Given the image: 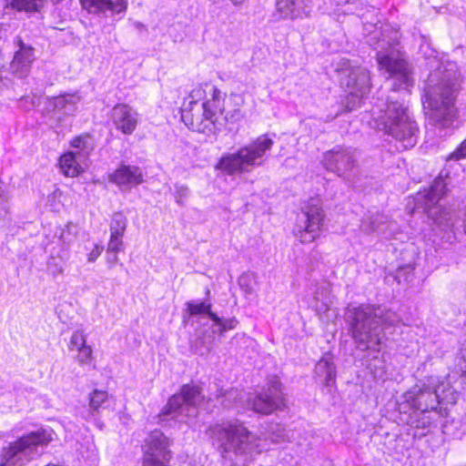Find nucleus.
Listing matches in <instances>:
<instances>
[{"label": "nucleus", "mask_w": 466, "mask_h": 466, "mask_svg": "<svg viewBox=\"0 0 466 466\" xmlns=\"http://www.w3.org/2000/svg\"><path fill=\"white\" fill-rule=\"evenodd\" d=\"M380 70L391 80V88L385 99H379L371 110L370 125L400 142L404 148L417 143L418 126L410 116L408 106L400 98L414 85L413 69L403 56L394 48L377 53Z\"/></svg>", "instance_id": "obj_1"}, {"label": "nucleus", "mask_w": 466, "mask_h": 466, "mask_svg": "<svg viewBox=\"0 0 466 466\" xmlns=\"http://www.w3.org/2000/svg\"><path fill=\"white\" fill-rule=\"evenodd\" d=\"M436 68L429 74L422 104L431 125L440 129L449 127L453 120L454 99L461 86V74L455 62L435 61Z\"/></svg>", "instance_id": "obj_2"}, {"label": "nucleus", "mask_w": 466, "mask_h": 466, "mask_svg": "<svg viewBox=\"0 0 466 466\" xmlns=\"http://www.w3.org/2000/svg\"><path fill=\"white\" fill-rule=\"evenodd\" d=\"M351 337L360 350L379 351L385 342L384 329L398 322V316L381 306L360 305L348 309Z\"/></svg>", "instance_id": "obj_3"}, {"label": "nucleus", "mask_w": 466, "mask_h": 466, "mask_svg": "<svg viewBox=\"0 0 466 466\" xmlns=\"http://www.w3.org/2000/svg\"><path fill=\"white\" fill-rule=\"evenodd\" d=\"M456 400L457 392L448 381L431 376L419 380L401 394L397 400V410L400 414H407L411 410L441 414V403L454 404Z\"/></svg>", "instance_id": "obj_4"}, {"label": "nucleus", "mask_w": 466, "mask_h": 466, "mask_svg": "<svg viewBox=\"0 0 466 466\" xmlns=\"http://www.w3.org/2000/svg\"><path fill=\"white\" fill-rule=\"evenodd\" d=\"M209 435L218 442L224 457L229 453L251 458L257 451L258 439L242 423L225 421L209 427Z\"/></svg>", "instance_id": "obj_5"}, {"label": "nucleus", "mask_w": 466, "mask_h": 466, "mask_svg": "<svg viewBox=\"0 0 466 466\" xmlns=\"http://www.w3.org/2000/svg\"><path fill=\"white\" fill-rule=\"evenodd\" d=\"M273 145L274 141L268 134L261 135L252 143L238 148V151L223 156L217 167L229 175L249 172L255 167L263 165L264 157Z\"/></svg>", "instance_id": "obj_6"}, {"label": "nucleus", "mask_w": 466, "mask_h": 466, "mask_svg": "<svg viewBox=\"0 0 466 466\" xmlns=\"http://www.w3.org/2000/svg\"><path fill=\"white\" fill-rule=\"evenodd\" d=\"M51 441V433L44 429L24 435L2 449L0 466H23L39 456V449Z\"/></svg>", "instance_id": "obj_7"}, {"label": "nucleus", "mask_w": 466, "mask_h": 466, "mask_svg": "<svg viewBox=\"0 0 466 466\" xmlns=\"http://www.w3.org/2000/svg\"><path fill=\"white\" fill-rule=\"evenodd\" d=\"M203 95L201 88H195L185 99L181 107V119L188 128L199 131L205 120L218 122L217 107L221 99L222 92L216 86L211 88V99L199 103L198 98Z\"/></svg>", "instance_id": "obj_8"}, {"label": "nucleus", "mask_w": 466, "mask_h": 466, "mask_svg": "<svg viewBox=\"0 0 466 466\" xmlns=\"http://www.w3.org/2000/svg\"><path fill=\"white\" fill-rule=\"evenodd\" d=\"M204 395L199 386L195 384H185L180 391L171 396L167 403L158 414V421L167 420V417L172 419L177 416L195 418L198 412V405L203 401Z\"/></svg>", "instance_id": "obj_9"}, {"label": "nucleus", "mask_w": 466, "mask_h": 466, "mask_svg": "<svg viewBox=\"0 0 466 466\" xmlns=\"http://www.w3.org/2000/svg\"><path fill=\"white\" fill-rule=\"evenodd\" d=\"M340 84L350 89L344 111L350 112L360 106L363 96L370 90V73L361 66L344 68L340 71Z\"/></svg>", "instance_id": "obj_10"}, {"label": "nucleus", "mask_w": 466, "mask_h": 466, "mask_svg": "<svg viewBox=\"0 0 466 466\" xmlns=\"http://www.w3.org/2000/svg\"><path fill=\"white\" fill-rule=\"evenodd\" d=\"M321 164L327 171L332 172L347 181H350L359 169L355 149L340 146L327 151Z\"/></svg>", "instance_id": "obj_11"}, {"label": "nucleus", "mask_w": 466, "mask_h": 466, "mask_svg": "<svg viewBox=\"0 0 466 466\" xmlns=\"http://www.w3.org/2000/svg\"><path fill=\"white\" fill-rule=\"evenodd\" d=\"M446 186L447 183L441 172L429 189L417 193L415 198L416 207L422 208L427 212L429 218H432L437 225L443 228L449 227L450 225L448 214L439 209L436 205L445 195Z\"/></svg>", "instance_id": "obj_12"}, {"label": "nucleus", "mask_w": 466, "mask_h": 466, "mask_svg": "<svg viewBox=\"0 0 466 466\" xmlns=\"http://www.w3.org/2000/svg\"><path fill=\"white\" fill-rule=\"evenodd\" d=\"M171 443L162 431H151L142 447V466H168L172 459Z\"/></svg>", "instance_id": "obj_13"}, {"label": "nucleus", "mask_w": 466, "mask_h": 466, "mask_svg": "<svg viewBox=\"0 0 466 466\" xmlns=\"http://www.w3.org/2000/svg\"><path fill=\"white\" fill-rule=\"evenodd\" d=\"M323 221L324 212L317 203L306 206L298 216L295 236L301 243L312 242L321 230Z\"/></svg>", "instance_id": "obj_14"}, {"label": "nucleus", "mask_w": 466, "mask_h": 466, "mask_svg": "<svg viewBox=\"0 0 466 466\" xmlns=\"http://www.w3.org/2000/svg\"><path fill=\"white\" fill-rule=\"evenodd\" d=\"M280 382L274 379L267 390L256 394L248 399V404L251 409L258 413L270 414L274 410L280 409L284 404V400L280 389Z\"/></svg>", "instance_id": "obj_15"}, {"label": "nucleus", "mask_w": 466, "mask_h": 466, "mask_svg": "<svg viewBox=\"0 0 466 466\" xmlns=\"http://www.w3.org/2000/svg\"><path fill=\"white\" fill-rule=\"evenodd\" d=\"M314 0H276V12L282 19H303L309 17Z\"/></svg>", "instance_id": "obj_16"}, {"label": "nucleus", "mask_w": 466, "mask_h": 466, "mask_svg": "<svg viewBox=\"0 0 466 466\" xmlns=\"http://www.w3.org/2000/svg\"><path fill=\"white\" fill-rule=\"evenodd\" d=\"M111 120L118 131L131 135L137 128V113L127 104H116L111 111Z\"/></svg>", "instance_id": "obj_17"}, {"label": "nucleus", "mask_w": 466, "mask_h": 466, "mask_svg": "<svg viewBox=\"0 0 466 466\" xmlns=\"http://www.w3.org/2000/svg\"><path fill=\"white\" fill-rule=\"evenodd\" d=\"M244 104V98L238 94H230L227 96L222 93L219 103H217V114L223 116L227 123H237L244 116L241 106Z\"/></svg>", "instance_id": "obj_18"}, {"label": "nucleus", "mask_w": 466, "mask_h": 466, "mask_svg": "<svg viewBox=\"0 0 466 466\" xmlns=\"http://www.w3.org/2000/svg\"><path fill=\"white\" fill-rule=\"evenodd\" d=\"M18 50L15 53L14 58L10 64L12 72L19 78L25 77L34 61V48L25 45L20 37L15 40Z\"/></svg>", "instance_id": "obj_19"}, {"label": "nucleus", "mask_w": 466, "mask_h": 466, "mask_svg": "<svg viewBox=\"0 0 466 466\" xmlns=\"http://www.w3.org/2000/svg\"><path fill=\"white\" fill-rule=\"evenodd\" d=\"M110 181L120 187H132L143 182V173L137 166L121 165L110 176Z\"/></svg>", "instance_id": "obj_20"}, {"label": "nucleus", "mask_w": 466, "mask_h": 466, "mask_svg": "<svg viewBox=\"0 0 466 466\" xmlns=\"http://www.w3.org/2000/svg\"><path fill=\"white\" fill-rule=\"evenodd\" d=\"M411 410L412 412L409 411L407 414H402L403 416H401L400 420L415 430L413 433L414 437L420 438L425 436L430 431L434 418H432L431 415H428L429 412L416 410Z\"/></svg>", "instance_id": "obj_21"}, {"label": "nucleus", "mask_w": 466, "mask_h": 466, "mask_svg": "<svg viewBox=\"0 0 466 466\" xmlns=\"http://www.w3.org/2000/svg\"><path fill=\"white\" fill-rule=\"evenodd\" d=\"M82 6L89 13L111 15L125 12L127 7V0H80Z\"/></svg>", "instance_id": "obj_22"}, {"label": "nucleus", "mask_w": 466, "mask_h": 466, "mask_svg": "<svg viewBox=\"0 0 466 466\" xmlns=\"http://www.w3.org/2000/svg\"><path fill=\"white\" fill-rule=\"evenodd\" d=\"M80 101V96L76 94H64L58 96L47 98L45 105L48 110H53L55 114L72 115L76 110V105Z\"/></svg>", "instance_id": "obj_23"}, {"label": "nucleus", "mask_w": 466, "mask_h": 466, "mask_svg": "<svg viewBox=\"0 0 466 466\" xmlns=\"http://www.w3.org/2000/svg\"><path fill=\"white\" fill-rule=\"evenodd\" d=\"M393 222L390 221L388 217L383 214H374L370 217L363 219L361 223V228L368 232H377L380 234H385L388 229L393 226Z\"/></svg>", "instance_id": "obj_24"}, {"label": "nucleus", "mask_w": 466, "mask_h": 466, "mask_svg": "<svg viewBox=\"0 0 466 466\" xmlns=\"http://www.w3.org/2000/svg\"><path fill=\"white\" fill-rule=\"evenodd\" d=\"M82 161L84 159H79L76 153L68 152L60 157L59 165L62 172L66 177H74L83 171L80 164Z\"/></svg>", "instance_id": "obj_25"}, {"label": "nucleus", "mask_w": 466, "mask_h": 466, "mask_svg": "<svg viewBox=\"0 0 466 466\" xmlns=\"http://www.w3.org/2000/svg\"><path fill=\"white\" fill-rule=\"evenodd\" d=\"M71 146L75 148L72 153H76L79 159L86 160L91 151L94 149V142L90 136L84 135L75 137Z\"/></svg>", "instance_id": "obj_26"}, {"label": "nucleus", "mask_w": 466, "mask_h": 466, "mask_svg": "<svg viewBox=\"0 0 466 466\" xmlns=\"http://www.w3.org/2000/svg\"><path fill=\"white\" fill-rule=\"evenodd\" d=\"M315 372L319 377H323L326 385H330L335 380V366L330 358H322L315 367Z\"/></svg>", "instance_id": "obj_27"}, {"label": "nucleus", "mask_w": 466, "mask_h": 466, "mask_svg": "<svg viewBox=\"0 0 466 466\" xmlns=\"http://www.w3.org/2000/svg\"><path fill=\"white\" fill-rule=\"evenodd\" d=\"M210 319L214 321L213 332H218L219 335H223L228 330L234 329L238 324V320L235 318L223 319L216 313H210Z\"/></svg>", "instance_id": "obj_28"}, {"label": "nucleus", "mask_w": 466, "mask_h": 466, "mask_svg": "<svg viewBox=\"0 0 466 466\" xmlns=\"http://www.w3.org/2000/svg\"><path fill=\"white\" fill-rule=\"evenodd\" d=\"M240 393L237 389L223 390L219 389L217 390L215 396L216 400L220 402L224 408H229L233 406L238 399Z\"/></svg>", "instance_id": "obj_29"}, {"label": "nucleus", "mask_w": 466, "mask_h": 466, "mask_svg": "<svg viewBox=\"0 0 466 466\" xmlns=\"http://www.w3.org/2000/svg\"><path fill=\"white\" fill-rule=\"evenodd\" d=\"M67 258V251H64L63 255L59 257L55 255L50 257L47 262V268L54 277L64 273Z\"/></svg>", "instance_id": "obj_30"}, {"label": "nucleus", "mask_w": 466, "mask_h": 466, "mask_svg": "<svg viewBox=\"0 0 466 466\" xmlns=\"http://www.w3.org/2000/svg\"><path fill=\"white\" fill-rule=\"evenodd\" d=\"M127 227V217L122 212L114 213L109 224L110 235H124Z\"/></svg>", "instance_id": "obj_31"}, {"label": "nucleus", "mask_w": 466, "mask_h": 466, "mask_svg": "<svg viewBox=\"0 0 466 466\" xmlns=\"http://www.w3.org/2000/svg\"><path fill=\"white\" fill-rule=\"evenodd\" d=\"M108 400V394L105 390H95L89 397V407L92 415L98 413L99 408L103 407Z\"/></svg>", "instance_id": "obj_32"}, {"label": "nucleus", "mask_w": 466, "mask_h": 466, "mask_svg": "<svg viewBox=\"0 0 466 466\" xmlns=\"http://www.w3.org/2000/svg\"><path fill=\"white\" fill-rule=\"evenodd\" d=\"M43 5V0H10V6L17 11L36 12Z\"/></svg>", "instance_id": "obj_33"}, {"label": "nucleus", "mask_w": 466, "mask_h": 466, "mask_svg": "<svg viewBox=\"0 0 466 466\" xmlns=\"http://www.w3.org/2000/svg\"><path fill=\"white\" fill-rule=\"evenodd\" d=\"M238 284L247 294H252L257 285V275L254 272L243 273L238 279Z\"/></svg>", "instance_id": "obj_34"}, {"label": "nucleus", "mask_w": 466, "mask_h": 466, "mask_svg": "<svg viewBox=\"0 0 466 466\" xmlns=\"http://www.w3.org/2000/svg\"><path fill=\"white\" fill-rule=\"evenodd\" d=\"M187 308L190 315L207 314L210 318V313H213L211 304L205 302L188 301L187 302Z\"/></svg>", "instance_id": "obj_35"}, {"label": "nucleus", "mask_w": 466, "mask_h": 466, "mask_svg": "<svg viewBox=\"0 0 466 466\" xmlns=\"http://www.w3.org/2000/svg\"><path fill=\"white\" fill-rule=\"evenodd\" d=\"M86 346V335L83 330H76L73 332L68 348L70 350H77Z\"/></svg>", "instance_id": "obj_36"}, {"label": "nucleus", "mask_w": 466, "mask_h": 466, "mask_svg": "<svg viewBox=\"0 0 466 466\" xmlns=\"http://www.w3.org/2000/svg\"><path fill=\"white\" fill-rule=\"evenodd\" d=\"M123 236L124 235H110L106 248L107 253H118L124 250Z\"/></svg>", "instance_id": "obj_37"}, {"label": "nucleus", "mask_w": 466, "mask_h": 466, "mask_svg": "<svg viewBox=\"0 0 466 466\" xmlns=\"http://www.w3.org/2000/svg\"><path fill=\"white\" fill-rule=\"evenodd\" d=\"M77 351L78 354L76 359L80 365H86L91 361L93 350L90 346L86 345V347L77 350Z\"/></svg>", "instance_id": "obj_38"}, {"label": "nucleus", "mask_w": 466, "mask_h": 466, "mask_svg": "<svg viewBox=\"0 0 466 466\" xmlns=\"http://www.w3.org/2000/svg\"><path fill=\"white\" fill-rule=\"evenodd\" d=\"M175 199L179 205L183 204V199L187 198L189 195V188L186 185L175 184Z\"/></svg>", "instance_id": "obj_39"}, {"label": "nucleus", "mask_w": 466, "mask_h": 466, "mask_svg": "<svg viewBox=\"0 0 466 466\" xmlns=\"http://www.w3.org/2000/svg\"><path fill=\"white\" fill-rule=\"evenodd\" d=\"M60 241L66 246V248H69L70 245L76 240V234L72 233L70 230V228L67 227L66 228L63 229L60 235Z\"/></svg>", "instance_id": "obj_40"}, {"label": "nucleus", "mask_w": 466, "mask_h": 466, "mask_svg": "<svg viewBox=\"0 0 466 466\" xmlns=\"http://www.w3.org/2000/svg\"><path fill=\"white\" fill-rule=\"evenodd\" d=\"M462 158H466V139L461 144V146L452 152L449 157L448 160H460Z\"/></svg>", "instance_id": "obj_41"}, {"label": "nucleus", "mask_w": 466, "mask_h": 466, "mask_svg": "<svg viewBox=\"0 0 466 466\" xmlns=\"http://www.w3.org/2000/svg\"><path fill=\"white\" fill-rule=\"evenodd\" d=\"M104 250V247L99 244H96L94 248L89 252L87 259L89 262H95L97 258L101 255Z\"/></svg>", "instance_id": "obj_42"}, {"label": "nucleus", "mask_w": 466, "mask_h": 466, "mask_svg": "<svg viewBox=\"0 0 466 466\" xmlns=\"http://www.w3.org/2000/svg\"><path fill=\"white\" fill-rule=\"evenodd\" d=\"M106 263L108 264L109 268H112L114 265H116L118 262V257L117 253H107L106 252Z\"/></svg>", "instance_id": "obj_43"}, {"label": "nucleus", "mask_w": 466, "mask_h": 466, "mask_svg": "<svg viewBox=\"0 0 466 466\" xmlns=\"http://www.w3.org/2000/svg\"><path fill=\"white\" fill-rule=\"evenodd\" d=\"M461 357L464 362H466V342L463 344V347L461 350Z\"/></svg>", "instance_id": "obj_44"}, {"label": "nucleus", "mask_w": 466, "mask_h": 466, "mask_svg": "<svg viewBox=\"0 0 466 466\" xmlns=\"http://www.w3.org/2000/svg\"><path fill=\"white\" fill-rule=\"evenodd\" d=\"M234 5H239L244 3L245 0H229Z\"/></svg>", "instance_id": "obj_45"}]
</instances>
